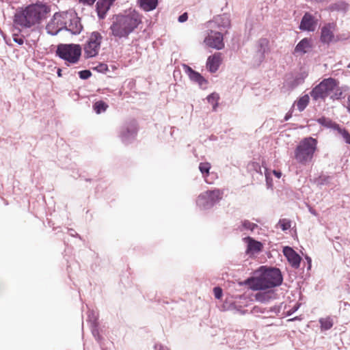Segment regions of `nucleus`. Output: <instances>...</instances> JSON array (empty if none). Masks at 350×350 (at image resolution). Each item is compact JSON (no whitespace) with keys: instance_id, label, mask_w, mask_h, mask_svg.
Instances as JSON below:
<instances>
[{"instance_id":"4","label":"nucleus","mask_w":350,"mask_h":350,"mask_svg":"<svg viewBox=\"0 0 350 350\" xmlns=\"http://www.w3.org/2000/svg\"><path fill=\"white\" fill-rule=\"evenodd\" d=\"M82 54V48L79 44L60 43L57 45L55 55L65 62L67 66L77 64Z\"/></svg>"},{"instance_id":"62","label":"nucleus","mask_w":350,"mask_h":350,"mask_svg":"<svg viewBox=\"0 0 350 350\" xmlns=\"http://www.w3.org/2000/svg\"><path fill=\"white\" fill-rule=\"evenodd\" d=\"M347 68H350V63L348 64Z\"/></svg>"},{"instance_id":"8","label":"nucleus","mask_w":350,"mask_h":350,"mask_svg":"<svg viewBox=\"0 0 350 350\" xmlns=\"http://www.w3.org/2000/svg\"><path fill=\"white\" fill-rule=\"evenodd\" d=\"M138 131L137 122L135 119L126 120L120 128L119 137L121 142L127 145L136 138Z\"/></svg>"},{"instance_id":"18","label":"nucleus","mask_w":350,"mask_h":350,"mask_svg":"<svg viewBox=\"0 0 350 350\" xmlns=\"http://www.w3.org/2000/svg\"><path fill=\"white\" fill-rule=\"evenodd\" d=\"M332 25L331 23H327L321 29V36L320 41L323 44H329L332 42L334 34L332 31Z\"/></svg>"},{"instance_id":"59","label":"nucleus","mask_w":350,"mask_h":350,"mask_svg":"<svg viewBox=\"0 0 350 350\" xmlns=\"http://www.w3.org/2000/svg\"><path fill=\"white\" fill-rule=\"evenodd\" d=\"M62 68H57V76H58L59 77H61L62 76Z\"/></svg>"},{"instance_id":"56","label":"nucleus","mask_w":350,"mask_h":350,"mask_svg":"<svg viewBox=\"0 0 350 350\" xmlns=\"http://www.w3.org/2000/svg\"><path fill=\"white\" fill-rule=\"evenodd\" d=\"M264 167H261L259 165L256 164V167H255V170L257 172L260 173V174H262L264 172H262Z\"/></svg>"},{"instance_id":"58","label":"nucleus","mask_w":350,"mask_h":350,"mask_svg":"<svg viewBox=\"0 0 350 350\" xmlns=\"http://www.w3.org/2000/svg\"><path fill=\"white\" fill-rule=\"evenodd\" d=\"M309 212H310L312 215H315V216H316V215H317V211H316L313 208H312V207H310V206L309 207Z\"/></svg>"},{"instance_id":"41","label":"nucleus","mask_w":350,"mask_h":350,"mask_svg":"<svg viewBox=\"0 0 350 350\" xmlns=\"http://www.w3.org/2000/svg\"><path fill=\"white\" fill-rule=\"evenodd\" d=\"M282 309V306H274L273 307H271L269 308H267V314H270L271 313H274L276 315H278V314L280 312Z\"/></svg>"},{"instance_id":"29","label":"nucleus","mask_w":350,"mask_h":350,"mask_svg":"<svg viewBox=\"0 0 350 350\" xmlns=\"http://www.w3.org/2000/svg\"><path fill=\"white\" fill-rule=\"evenodd\" d=\"M258 225L250 221L247 219H244L241 221V224L238 227V230L241 232L243 230H250L254 232L258 228Z\"/></svg>"},{"instance_id":"11","label":"nucleus","mask_w":350,"mask_h":350,"mask_svg":"<svg viewBox=\"0 0 350 350\" xmlns=\"http://www.w3.org/2000/svg\"><path fill=\"white\" fill-rule=\"evenodd\" d=\"M60 24L63 25L62 27V30H66L70 32L73 35L79 34L83 30V25L81 23V18L77 14L71 16L69 22L60 21Z\"/></svg>"},{"instance_id":"30","label":"nucleus","mask_w":350,"mask_h":350,"mask_svg":"<svg viewBox=\"0 0 350 350\" xmlns=\"http://www.w3.org/2000/svg\"><path fill=\"white\" fill-rule=\"evenodd\" d=\"M109 105L103 100H98L94 103L93 109L97 114H100L103 112H105Z\"/></svg>"},{"instance_id":"6","label":"nucleus","mask_w":350,"mask_h":350,"mask_svg":"<svg viewBox=\"0 0 350 350\" xmlns=\"http://www.w3.org/2000/svg\"><path fill=\"white\" fill-rule=\"evenodd\" d=\"M338 85V81L332 77L323 79L312 89L310 95L312 100L315 101L319 100L324 101L335 90Z\"/></svg>"},{"instance_id":"61","label":"nucleus","mask_w":350,"mask_h":350,"mask_svg":"<svg viewBox=\"0 0 350 350\" xmlns=\"http://www.w3.org/2000/svg\"><path fill=\"white\" fill-rule=\"evenodd\" d=\"M297 318H293V319H291L290 321H294Z\"/></svg>"},{"instance_id":"50","label":"nucleus","mask_w":350,"mask_h":350,"mask_svg":"<svg viewBox=\"0 0 350 350\" xmlns=\"http://www.w3.org/2000/svg\"><path fill=\"white\" fill-rule=\"evenodd\" d=\"M188 19V14L187 12H184L180 14L178 18V21L179 23H184L187 21Z\"/></svg>"},{"instance_id":"34","label":"nucleus","mask_w":350,"mask_h":350,"mask_svg":"<svg viewBox=\"0 0 350 350\" xmlns=\"http://www.w3.org/2000/svg\"><path fill=\"white\" fill-rule=\"evenodd\" d=\"M319 323L322 330H328L333 326V322L330 318L321 319Z\"/></svg>"},{"instance_id":"35","label":"nucleus","mask_w":350,"mask_h":350,"mask_svg":"<svg viewBox=\"0 0 350 350\" xmlns=\"http://www.w3.org/2000/svg\"><path fill=\"white\" fill-rule=\"evenodd\" d=\"M98 317L96 312L94 310H89L88 312V321L92 325L98 324Z\"/></svg>"},{"instance_id":"13","label":"nucleus","mask_w":350,"mask_h":350,"mask_svg":"<svg viewBox=\"0 0 350 350\" xmlns=\"http://www.w3.org/2000/svg\"><path fill=\"white\" fill-rule=\"evenodd\" d=\"M282 252L291 266L294 269H298L301 260L299 254L290 246H284Z\"/></svg>"},{"instance_id":"53","label":"nucleus","mask_w":350,"mask_h":350,"mask_svg":"<svg viewBox=\"0 0 350 350\" xmlns=\"http://www.w3.org/2000/svg\"><path fill=\"white\" fill-rule=\"evenodd\" d=\"M14 42L18 44V45H22L24 43V38L16 36L13 38Z\"/></svg>"},{"instance_id":"25","label":"nucleus","mask_w":350,"mask_h":350,"mask_svg":"<svg viewBox=\"0 0 350 350\" xmlns=\"http://www.w3.org/2000/svg\"><path fill=\"white\" fill-rule=\"evenodd\" d=\"M273 292L271 291L258 292L255 295V299L260 303H267L273 298Z\"/></svg>"},{"instance_id":"20","label":"nucleus","mask_w":350,"mask_h":350,"mask_svg":"<svg viewBox=\"0 0 350 350\" xmlns=\"http://www.w3.org/2000/svg\"><path fill=\"white\" fill-rule=\"evenodd\" d=\"M62 16L59 13L56 12L54 15L53 18L51 19V22L46 25V29L47 31V33L51 35V36H56L58 34V33L62 30V27H57L55 28L54 24L55 21H57V24L58 25L59 23H60L61 20L58 18H60Z\"/></svg>"},{"instance_id":"38","label":"nucleus","mask_w":350,"mask_h":350,"mask_svg":"<svg viewBox=\"0 0 350 350\" xmlns=\"http://www.w3.org/2000/svg\"><path fill=\"white\" fill-rule=\"evenodd\" d=\"M90 327L92 335L97 341H100L102 337L99 334L98 324L92 325Z\"/></svg>"},{"instance_id":"16","label":"nucleus","mask_w":350,"mask_h":350,"mask_svg":"<svg viewBox=\"0 0 350 350\" xmlns=\"http://www.w3.org/2000/svg\"><path fill=\"white\" fill-rule=\"evenodd\" d=\"M116 0H98L96 3V12L100 20L105 18L107 12Z\"/></svg>"},{"instance_id":"49","label":"nucleus","mask_w":350,"mask_h":350,"mask_svg":"<svg viewBox=\"0 0 350 350\" xmlns=\"http://www.w3.org/2000/svg\"><path fill=\"white\" fill-rule=\"evenodd\" d=\"M96 0H79V3L84 5L91 6L93 5Z\"/></svg>"},{"instance_id":"40","label":"nucleus","mask_w":350,"mask_h":350,"mask_svg":"<svg viewBox=\"0 0 350 350\" xmlns=\"http://www.w3.org/2000/svg\"><path fill=\"white\" fill-rule=\"evenodd\" d=\"M78 75L81 79L86 80L92 76V72L90 70H83L78 72Z\"/></svg>"},{"instance_id":"23","label":"nucleus","mask_w":350,"mask_h":350,"mask_svg":"<svg viewBox=\"0 0 350 350\" xmlns=\"http://www.w3.org/2000/svg\"><path fill=\"white\" fill-rule=\"evenodd\" d=\"M159 0H138L140 8L146 12H150L156 9Z\"/></svg>"},{"instance_id":"3","label":"nucleus","mask_w":350,"mask_h":350,"mask_svg":"<svg viewBox=\"0 0 350 350\" xmlns=\"http://www.w3.org/2000/svg\"><path fill=\"white\" fill-rule=\"evenodd\" d=\"M113 19L109 29L111 35L118 38H128L142 23L139 14L135 11L126 15H114Z\"/></svg>"},{"instance_id":"9","label":"nucleus","mask_w":350,"mask_h":350,"mask_svg":"<svg viewBox=\"0 0 350 350\" xmlns=\"http://www.w3.org/2000/svg\"><path fill=\"white\" fill-rule=\"evenodd\" d=\"M102 40L103 36L98 31H95L91 33L84 45V53L86 59L98 55Z\"/></svg>"},{"instance_id":"27","label":"nucleus","mask_w":350,"mask_h":350,"mask_svg":"<svg viewBox=\"0 0 350 350\" xmlns=\"http://www.w3.org/2000/svg\"><path fill=\"white\" fill-rule=\"evenodd\" d=\"M307 76L308 74L306 72H301L297 74L293 80L290 81V87L294 88L302 84Z\"/></svg>"},{"instance_id":"51","label":"nucleus","mask_w":350,"mask_h":350,"mask_svg":"<svg viewBox=\"0 0 350 350\" xmlns=\"http://www.w3.org/2000/svg\"><path fill=\"white\" fill-rule=\"evenodd\" d=\"M154 350H170L168 347L160 343H157L154 346Z\"/></svg>"},{"instance_id":"47","label":"nucleus","mask_w":350,"mask_h":350,"mask_svg":"<svg viewBox=\"0 0 350 350\" xmlns=\"http://www.w3.org/2000/svg\"><path fill=\"white\" fill-rule=\"evenodd\" d=\"M253 311H254V312H256V313L259 312V313L267 314V308H262V307H259V306H254L253 308Z\"/></svg>"},{"instance_id":"45","label":"nucleus","mask_w":350,"mask_h":350,"mask_svg":"<svg viewBox=\"0 0 350 350\" xmlns=\"http://www.w3.org/2000/svg\"><path fill=\"white\" fill-rule=\"evenodd\" d=\"M300 304L297 303L295 304L290 310L286 311V316L289 317L291 316L293 313H295L299 308Z\"/></svg>"},{"instance_id":"43","label":"nucleus","mask_w":350,"mask_h":350,"mask_svg":"<svg viewBox=\"0 0 350 350\" xmlns=\"http://www.w3.org/2000/svg\"><path fill=\"white\" fill-rule=\"evenodd\" d=\"M213 294L217 299H220L223 296V290L219 286H215L213 288Z\"/></svg>"},{"instance_id":"28","label":"nucleus","mask_w":350,"mask_h":350,"mask_svg":"<svg viewBox=\"0 0 350 350\" xmlns=\"http://www.w3.org/2000/svg\"><path fill=\"white\" fill-rule=\"evenodd\" d=\"M309 102V95L304 94L302 96H300L294 103H296L299 111L301 112L307 107Z\"/></svg>"},{"instance_id":"10","label":"nucleus","mask_w":350,"mask_h":350,"mask_svg":"<svg viewBox=\"0 0 350 350\" xmlns=\"http://www.w3.org/2000/svg\"><path fill=\"white\" fill-rule=\"evenodd\" d=\"M182 67L191 82L198 84L201 89L206 88L208 82L199 72L193 70L186 64H183Z\"/></svg>"},{"instance_id":"60","label":"nucleus","mask_w":350,"mask_h":350,"mask_svg":"<svg viewBox=\"0 0 350 350\" xmlns=\"http://www.w3.org/2000/svg\"><path fill=\"white\" fill-rule=\"evenodd\" d=\"M85 180L86 181H91V179L90 178H86Z\"/></svg>"},{"instance_id":"22","label":"nucleus","mask_w":350,"mask_h":350,"mask_svg":"<svg viewBox=\"0 0 350 350\" xmlns=\"http://www.w3.org/2000/svg\"><path fill=\"white\" fill-rule=\"evenodd\" d=\"M215 20L217 27L220 29H228L230 27V15L228 14L218 15L215 18Z\"/></svg>"},{"instance_id":"33","label":"nucleus","mask_w":350,"mask_h":350,"mask_svg":"<svg viewBox=\"0 0 350 350\" xmlns=\"http://www.w3.org/2000/svg\"><path fill=\"white\" fill-rule=\"evenodd\" d=\"M332 177L329 176L321 174L315 179V183L320 186L328 185L330 183Z\"/></svg>"},{"instance_id":"5","label":"nucleus","mask_w":350,"mask_h":350,"mask_svg":"<svg viewBox=\"0 0 350 350\" xmlns=\"http://www.w3.org/2000/svg\"><path fill=\"white\" fill-rule=\"evenodd\" d=\"M317 149V140L307 137L300 141L295 150V159L299 163L306 164L313 159Z\"/></svg>"},{"instance_id":"36","label":"nucleus","mask_w":350,"mask_h":350,"mask_svg":"<svg viewBox=\"0 0 350 350\" xmlns=\"http://www.w3.org/2000/svg\"><path fill=\"white\" fill-rule=\"evenodd\" d=\"M278 225L280 226L282 230L286 231L291 228V221L288 219H280L278 221Z\"/></svg>"},{"instance_id":"21","label":"nucleus","mask_w":350,"mask_h":350,"mask_svg":"<svg viewBox=\"0 0 350 350\" xmlns=\"http://www.w3.org/2000/svg\"><path fill=\"white\" fill-rule=\"evenodd\" d=\"M269 51V40L267 38H260L258 42L257 53L260 55V62L265 58V54Z\"/></svg>"},{"instance_id":"7","label":"nucleus","mask_w":350,"mask_h":350,"mask_svg":"<svg viewBox=\"0 0 350 350\" xmlns=\"http://www.w3.org/2000/svg\"><path fill=\"white\" fill-rule=\"evenodd\" d=\"M222 194L218 189L208 190L198 197L196 204L201 210L210 209L222 198Z\"/></svg>"},{"instance_id":"14","label":"nucleus","mask_w":350,"mask_h":350,"mask_svg":"<svg viewBox=\"0 0 350 350\" xmlns=\"http://www.w3.org/2000/svg\"><path fill=\"white\" fill-rule=\"evenodd\" d=\"M206 40L208 46L217 50H221L224 47V35L219 31H211Z\"/></svg>"},{"instance_id":"1","label":"nucleus","mask_w":350,"mask_h":350,"mask_svg":"<svg viewBox=\"0 0 350 350\" xmlns=\"http://www.w3.org/2000/svg\"><path fill=\"white\" fill-rule=\"evenodd\" d=\"M51 7L42 1L18 8L14 15L13 22L16 26L29 29L40 25L46 18Z\"/></svg>"},{"instance_id":"26","label":"nucleus","mask_w":350,"mask_h":350,"mask_svg":"<svg viewBox=\"0 0 350 350\" xmlns=\"http://www.w3.org/2000/svg\"><path fill=\"white\" fill-rule=\"evenodd\" d=\"M321 126H324L327 129H332L335 130V129L338 128V124L333 122L329 118L322 116L316 120Z\"/></svg>"},{"instance_id":"2","label":"nucleus","mask_w":350,"mask_h":350,"mask_svg":"<svg viewBox=\"0 0 350 350\" xmlns=\"http://www.w3.org/2000/svg\"><path fill=\"white\" fill-rule=\"evenodd\" d=\"M283 280L282 273L279 268L262 265L258 269L256 275L247 278L244 284L252 291H259L280 286Z\"/></svg>"},{"instance_id":"55","label":"nucleus","mask_w":350,"mask_h":350,"mask_svg":"<svg viewBox=\"0 0 350 350\" xmlns=\"http://www.w3.org/2000/svg\"><path fill=\"white\" fill-rule=\"evenodd\" d=\"M273 174H274V176L275 177H277L278 178H280L281 176H282V172L280 170H273Z\"/></svg>"},{"instance_id":"17","label":"nucleus","mask_w":350,"mask_h":350,"mask_svg":"<svg viewBox=\"0 0 350 350\" xmlns=\"http://www.w3.org/2000/svg\"><path fill=\"white\" fill-rule=\"evenodd\" d=\"M221 58L220 53H215L207 58L206 68L211 73L215 72L219 68Z\"/></svg>"},{"instance_id":"37","label":"nucleus","mask_w":350,"mask_h":350,"mask_svg":"<svg viewBox=\"0 0 350 350\" xmlns=\"http://www.w3.org/2000/svg\"><path fill=\"white\" fill-rule=\"evenodd\" d=\"M206 100L208 103L213 105L214 103L219 101V95L217 92H213L207 96Z\"/></svg>"},{"instance_id":"39","label":"nucleus","mask_w":350,"mask_h":350,"mask_svg":"<svg viewBox=\"0 0 350 350\" xmlns=\"http://www.w3.org/2000/svg\"><path fill=\"white\" fill-rule=\"evenodd\" d=\"M94 70L100 73H106L109 70V68L107 64L105 63H99L96 67L94 68Z\"/></svg>"},{"instance_id":"31","label":"nucleus","mask_w":350,"mask_h":350,"mask_svg":"<svg viewBox=\"0 0 350 350\" xmlns=\"http://www.w3.org/2000/svg\"><path fill=\"white\" fill-rule=\"evenodd\" d=\"M335 131H338L346 144L350 145V133L347 129L342 128L338 124V128L335 129Z\"/></svg>"},{"instance_id":"12","label":"nucleus","mask_w":350,"mask_h":350,"mask_svg":"<svg viewBox=\"0 0 350 350\" xmlns=\"http://www.w3.org/2000/svg\"><path fill=\"white\" fill-rule=\"evenodd\" d=\"M317 24L318 20L311 13L306 12L301 19L299 29L301 31L312 32L316 29Z\"/></svg>"},{"instance_id":"57","label":"nucleus","mask_w":350,"mask_h":350,"mask_svg":"<svg viewBox=\"0 0 350 350\" xmlns=\"http://www.w3.org/2000/svg\"><path fill=\"white\" fill-rule=\"evenodd\" d=\"M218 105H219V103H218V101L216 102V103H214L213 105H212V107H213V111H217V109L218 107Z\"/></svg>"},{"instance_id":"15","label":"nucleus","mask_w":350,"mask_h":350,"mask_svg":"<svg viewBox=\"0 0 350 350\" xmlns=\"http://www.w3.org/2000/svg\"><path fill=\"white\" fill-rule=\"evenodd\" d=\"M243 241L247 244L245 253L247 255L258 254L263 249V244L252 237L248 236L243 238Z\"/></svg>"},{"instance_id":"42","label":"nucleus","mask_w":350,"mask_h":350,"mask_svg":"<svg viewBox=\"0 0 350 350\" xmlns=\"http://www.w3.org/2000/svg\"><path fill=\"white\" fill-rule=\"evenodd\" d=\"M333 94L330 96V98L333 100H339L341 98L342 92L338 88V87L335 89V90L332 92Z\"/></svg>"},{"instance_id":"44","label":"nucleus","mask_w":350,"mask_h":350,"mask_svg":"<svg viewBox=\"0 0 350 350\" xmlns=\"http://www.w3.org/2000/svg\"><path fill=\"white\" fill-rule=\"evenodd\" d=\"M263 171H264V174H265V178H266V183H267V185L269 187L271 186L272 185V183H271V178L270 177V174L268 172V169L267 167H263Z\"/></svg>"},{"instance_id":"24","label":"nucleus","mask_w":350,"mask_h":350,"mask_svg":"<svg viewBox=\"0 0 350 350\" xmlns=\"http://www.w3.org/2000/svg\"><path fill=\"white\" fill-rule=\"evenodd\" d=\"M349 8V3L345 1H338L336 3H332L329 5V10L332 12L336 11L345 14Z\"/></svg>"},{"instance_id":"32","label":"nucleus","mask_w":350,"mask_h":350,"mask_svg":"<svg viewBox=\"0 0 350 350\" xmlns=\"http://www.w3.org/2000/svg\"><path fill=\"white\" fill-rule=\"evenodd\" d=\"M200 172L202 173V176L206 178L209 176V171L211 169V164L208 162H201L198 166Z\"/></svg>"},{"instance_id":"19","label":"nucleus","mask_w":350,"mask_h":350,"mask_svg":"<svg viewBox=\"0 0 350 350\" xmlns=\"http://www.w3.org/2000/svg\"><path fill=\"white\" fill-rule=\"evenodd\" d=\"M312 47V44L311 43V38H304L301 39L295 46L294 53H300L301 54H305L308 53L309 49H311Z\"/></svg>"},{"instance_id":"48","label":"nucleus","mask_w":350,"mask_h":350,"mask_svg":"<svg viewBox=\"0 0 350 350\" xmlns=\"http://www.w3.org/2000/svg\"><path fill=\"white\" fill-rule=\"evenodd\" d=\"M230 307L232 309L236 310L237 311L240 312L241 314H244L247 312V310H242L241 306H237L234 304H231Z\"/></svg>"},{"instance_id":"46","label":"nucleus","mask_w":350,"mask_h":350,"mask_svg":"<svg viewBox=\"0 0 350 350\" xmlns=\"http://www.w3.org/2000/svg\"><path fill=\"white\" fill-rule=\"evenodd\" d=\"M294 107H295V103L292 105L290 110L285 114L284 118V121H288V120H290V118H292Z\"/></svg>"},{"instance_id":"54","label":"nucleus","mask_w":350,"mask_h":350,"mask_svg":"<svg viewBox=\"0 0 350 350\" xmlns=\"http://www.w3.org/2000/svg\"><path fill=\"white\" fill-rule=\"evenodd\" d=\"M68 230L70 232V234L72 237H79V239H81V237H80V235L77 233L72 228H68Z\"/></svg>"},{"instance_id":"52","label":"nucleus","mask_w":350,"mask_h":350,"mask_svg":"<svg viewBox=\"0 0 350 350\" xmlns=\"http://www.w3.org/2000/svg\"><path fill=\"white\" fill-rule=\"evenodd\" d=\"M305 260H306L307 262V270L310 271L312 268V259L310 256L306 255Z\"/></svg>"}]
</instances>
